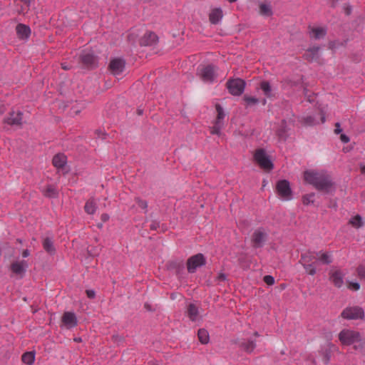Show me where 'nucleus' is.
I'll use <instances>...</instances> for the list:
<instances>
[{
  "label": "nucleus",
  "instance_id": "nucleus-59",
  "mask_svg": "<svg viewBox=\"0 0 365 365\" xmlns=\"http://www.w3.org/2000/svg\"><path fill=\"white\" fill-rule=\"evenodd\" d=\"M344 11H345V14H346V15H349V14H351V6H345V7H344Z\"/></svg>",
  "mask_w": 365,
  "mask_h": 365
},
{
  "label": "nucleus",
  "instance_id": "nucleus-38",
  "mask_svg": "<svg viewBox=\"0 0 365 365\" xmlns=\"http://www.w3.org/2000/svg\"><path fill=\"white\" fill-rule=\"evenodd\" d=\"M243 100L246 102L247 106H254L259 103L258 98L248 96H245Z\"/></svg>",
  "mask_w": 365,
  "mask_h": 365
},
{
  "label": "nucleus",
  "instance_id": "nucleus-42",
  "mask_svg": "<svg viewBox=\"0 0 365 365\" xmlns=\"http://www.w3.org/2000/svg\"><path fill=\"white\" fill-rule=\"evenodd\" d=\"M356 272L359 279L361 280H365V266L359 265L356 269Z\"/></svg>",
  "mask_w": 365,
  "mask_h": 365
},
{
  "label": "nucleus",
  "instance_id": "nucleus-36",
  "mask_svg": "<svg viewBox=\"0 0 365 365\" xmlns=\"http://www.w3.org/2000/svg\"><path fill=\"white\" fill-rule=\"evenodd\" d=\"M315 194L314 192L307 194L302 196V202L305 205H308L310 203H314V197Z\"/></svg>",
  "mask_w": 365,
  "mask_h": 365
},
{
  "label": "nucleus",
  "instance_id": "nucleus-45",
  "mask_svg": "<svg viewBox=\"0 0 365 365\" xmlns=\"http://www.w3.org/2000/svg\"><path fill=\"white\" fill-rule=\"evenodd\" d=\"M304 122L307 125H315L316 123H317V122H316L314 118L312 116H307V117L304 118Z\"/></svg>",
  "mask_w": 365,
  "mask_h": 365
},
{
  "label": "nucleus",
  "instance_id": "nucleus-19",
  "mask_svg": "<svg viewBox=\"0 0 365 365\" xmlns=\"http://www.w3.org/2000/svg\"><path fill=\"white\" fill-rule=\"evenodd\" d=\"M223 16L222 10L220 8H215L209 14V20L211 24H218Z\"/></svg>",
  "mask_w": 365,
  "mask_h": 365
},
{
  "label": "nucleus",
  "instance_id": "nucleus-9",
  "mask_svg": "<svg viewBox=\"0 0 365 365\" xmlns=\"http://www.w3.org/2000/svg\"><path fill=\"white\" fill-rule=\"evenodd\" d=\"M28 267L29 263L24 259L14 261L10 264V270L19 279H23L25 277Z\"/></svg>",
  "mask_w": 365,
  "mask_h": 365
},
{
  "label": "nucleus",
  "instance_id": "nucleus-54",
  "mask_svg": "<svg viewBox=\"0 0 365 365\" xmlns=\"http://www.w3.org/2000/svg\"><path fill=\"white\" fill-rule=\"evenodd\" d=\"M340 139L344 143H347L350 140L349 138L345 134H341L340 136Z\"/></svg>",
  "mask_w": 365,
  "mask_h": 365
},
{
  "label": "nucleus",
  "instance_id": "nucleus-62",
  "mask_svg": "<svg viewBox=\"0 0 365 365\" xmlns=\"http://www.w3.org/2000/svg\"><path fill=\"white\" fill-rule=\"evenodd\" d=\"M73 341L76 342V343H81L82 342V339H81V337H74L73 338Z\"/></svg>",
  "mask_w": 365,
  "mask_h": 365
},
{
  "label": "nucleus",
  "instance_id": "nucleus-14",
  "mask_svg": "<svg viewBox=\"0 0 365 365\" xmlns=\"http://www.w3.org/2000/svg\"><path fill=\"white\" fill-rule=\"evenodd\" d=\"M267 234L261 229H258L254 232L252 236V246L255 248L262 247L266 240Z\"/></svg>",
  "mask_w": 365,
  "mask_h": 365
},
{
  "label": "nucleus",
  "instance_id": "nucleus-22",
  "mask_svg": "<svg viewBox=\"0 0 365 365\" xmlns=\"http://www.w3.org/2000/svg\"><path fill=\"white\" fill-rule=\"evenodd\" d=\"M187 314L191 321H196L199 315V311L197 306L194 304H190L187 308Z\"/></svg>",
  "mask_w": 365,
  "mask_h": 365
},
{
  "label": "nucleus",
  "instance_id": "nucleus-25",
  "mask_svg": "<svg viewBox=\"0 0 365 365\" xmlns=\"http://www.w3.org/2000/svg\"><path fill=\"white\" fill-rule=\"evenodd\" d=\"M97 206L94 198L89 199L85 205L84 209L86 213L93 215L96 210Z\"/></svg>",
  "mask_w": 365,
  "mask_h": 365
},
{
  "label": "nucleus",
  "instance_id": "nucleus-43",
  "mask_svg": "<svg viewBox=\"0 0 365 365\" xmlns=\"http://www.w3.org/2000/svg\"><path fill=\"white\" fill-rule=\"evenodd\" d=\"M135 201L138 205L140 207L145 210L147 212L148 202L145 200L140 199V197H135Z\"/></svg>",
  "mask_w": 365,
  "mask_h": 365
},
{
  "label": "nucleus",
  "instance_id": "nucleus-21",
  "mask_svg": "<svg viewBox=\"0 0 365 365\" xmlns=\"http://www.w3.org/2000/svg\"><path fill=\"white\" fill-rule=\"evenodd\" d=\"M42 245L44 250L50 255H53L56 253V249L51 238L48 237L43 238Z\"/></svg>",
  "mask_w": 365,
  "mask_h": 365
},
{
  "label": "nucleus",
  "instance_id": "nucleus-8",
  "mask_svg": "<svg viewBox=\"0 0 365 365\" xmlns=\"http://www.w3.org/2000/svg\"><path fill=\"white\" fill-rule=\"evenodd\" d=\"M206 259L201 253L192 255L187 261V269L189 273L195 272L197 268L205 265Z\"/></svg>",
  "mask_w": 365,
  "mask_h": 365
},
{
  "label": "nucleus",
  "instance_id": "nucleus-11",
  "mask_svg": "<svg viewBox=\"0 0 365 365\" xmlns=\"http://www.w3.org/2000/svg\"><path fill=\"white\" fill-rule=\"evenodd\" d=\"M23 115V113L20 110L16 113L11 110L9 113V116L5 118L3 122L10 125H21Z\"/></svg>",
  "mask_w": 365,
  "mask_h": 365
},
{
  "label": "nucleus",
  "instance_id": "nucleus-35",
  "mask_svg": "<svg viewBox=\"0 0 365 365\" xmlns=\"http://www.w3.org/2000/svg\"><path fill=\"white\" fill-rule=\"evenodd\" d=\"M259 10H260V14L262 15L269 16L272 14L270 7L267 4H262L259 6Z\"/></svg>",
  "mask_w": 365,
  "mask_h": 365
},
{
  "label": "nucleus",
  "instance_id": "nucleus-51",
  "mask_svg": "<svg viewBox=\"0 0 365 365\" xmlns=\"http://www.w3.org/2000/svg\"><path fill=\"white\" fill-rule=\"evenodd\" d=\"M83 105L78 106H72L71 109L73 110V112L76 115H78L81 113V110L83 109Z\"/></svg>",
  "mask_w": 365,
  "mask_h": 365
},
{
  "label": "nucleus",
  "instance_id": "nucleus-46",
  "mask_svg": "<svg viewBox=\"0 0 365 365\" xmlns=\"http://www.w3.org/2000/svg\"><path fill=\"white\" fill-rule=\"evenodd\" d=\"M348 288L351 290L357 291L360 289V284L358 282H348Z\"/></svg>",
  "mask_w": 365,
  "mask_h": 365
},
{
  "label": "nucleus",
  "instance_id": "nucleus-50",
  "mask_svg": "<svg viewBox=\"0 0 365 365\" xmlns=\"http://www.w3.org/2000/svg\"><path fill=\"white\" fill-rule=\"evenodd\" d=\"M87 297L90 299H94L96 297V292L93 289H87L86 291Z\"/></svg>",
  "mask_w": 365,
  "mask_h": 365
},
{
  "label": "nucleus",
  "instance_id": "nucleus-41",
  "mask_svg": "<svg viewBox=\"0 0 365 365\" xmlns=\"http://www.w3.org/2000/svg\"><path fill=\"white\" fill-rule=\"evenodd\" d=\"M223 126V123H215L214 125L211 128V133L213 135H220V130Z\"/></svg>",
  "mask_w": 365,
  "mask_h": 365
},
{
  "label": "nucleus",
  "instance_id": "nucleus-20",
  "mask_svg": "<svg viewBox=\"0 0 365 365\" xmlns=\"http://www.w3.org/2000/svg\"><path fill=\"white\" fill-rule=\"evenodd\" d=\"M300 262H304V263H312L315 262V264L317 263V252L307 251L303 254L301 255V259Z\"/></svg>",
  "mask_w": 365,
  "mask_h": 365
},
{
  "label": "nucleus",
  "instance_id": "nucleus-15",
  "mask_svg": "<svg viewBox=\"0 0 365 365\" xmlns=\"http://www.w3.org/2000/svg\"><path fill=\"white\" fill-rule=\"evenodd\" d=\"M329 280L334 284V285L338 288L342 287L344 284V274L340 269H331L329 273Z\"/></svg>",
  "mask_w": 365,
  "mask_h": 365
},
{
  "label": "nucleus",
  "instance_id": "nucleus-5",
  "mask_svg": "<svg viewBox=\"0 0 365 365\" xmlns=\"http://www.w3.org/2000/svg\"><path fill=\"white\" fill-rule=\"evenodd\" d=\"M246 83L241 78H230L226 83V87L232 96H240L245 91Z\"/></svg>",
  "mask_w": 365,
  "mask_h": 365
},
{
  "label": "nucleus",
  "instance_id": "nucleus-52",
  "mask_svg": "<svg viewBox=\"0 0 365 365\" xmlns=\"http://www.w3.org/2000/svg\"><path fill=\"white\" fill-rule=\"evenodd\" d=\"M95 133L99 138H101L102 139L106 138V133L103 132L101 130L98 129L95 131Z\"/></svg>",
  "mask_w": 365,
  "mask_h": 365
},
{
  "label": "nucleus",
  "instance_id": "nucleus-6",
  "mask_svg": "<svg viewBox=\"0 0 365 365\" xmlns=\"http://www.w3.org/2000/svg\"><path fill=\"white\" fill-rule=\"evenodd\" d=\"M341 317L349 320L364 319L365 314L364 309L359 307H349L343 310Z\"/></svg>",
  "mask_w": 365,
  "mask_h": 365
},
{
  "label": "nucleus",
  "instance_id": "nucleus-2",
  "mask_svg": "<svg viewBox=\"0 0 365 365\" xmlns=\"http://www.w3.org/2000/svg\"><path fill=\"white\" fill-rule=\"evenodd\" d=\"M217 67L213 64H207L206 66H201L197 68V76L205 82L211 83L214 82L217 77Z\"/></svg>",
  "mask_w": 365,
  "mask_h": 365
},
{
  "label": "nucleus",
  "instance_id": "nucleus-27",
  "mask_svg": "<svg viewBox=\"0 0 365 365\" xmlns=\"http://www.w3.org/2000/svg\"><path fill=\"white\" fill-rule=\"evenodd\" d=\"M287 121L285 120H282L281 122L280 127L277 131V134L279 138L285 140L287 138Z\"/></svg>",
  "mask_w": 365,
  "mask_h": 365
},
{
  "label": "nucleus",
  "instance_id": "nucleus-26",
  "mask_svg": "<svg viewBox=\"0 0 365 365\" xmlns=\"http://www.w3.org/2000/svg\"><path fill=\"white\" fill-rule=\"evenodd\" d=\"M21 360L24 364L31 365L35 361V352L34 351H26L21 356Z\"/></svg>",
  "mask_w": 365,
  "mask_h": 365
},
{
  "label": "nucleus",
  "instance_id": "nucleus-61",
  "mask_svg": "<svg viewBox=\"0 0 365 365\" xmlns=\"http://www.w3.org/2000/svg\"><path fill=\"white\" fill-rule=\"evenodd\" d=\"M329 48L330 49H334L335 48V42L334 41H331L329 42Z\"/></svg>",
  "mask_w": 365,
  "mask_h": 365
},
{
  "label": "nucleus",
  "instance_id": "nucleus-40",
  "mask_svg": "<svg viewBox=\"0 0 365 365\" xmlns=\"http://www.w3.org/2000/svg\"><path fill=\"white\" fill-rule=\"evenodd\" d=\"M321 354L322 356V360L324 362V364H327L331 359V351L330 350L326 349L324 350H322L321 351Z\"/></svg>",
  "mask_w": 365,
  "mask_h": 365
},
{
  "label": "nucleus",
  "instance_id": "nucleus-13",
  "mask_svg": "<svg viewBox=\"0 0 365 365\" xmlns=\"http://www.w3.org/2000/svg\"><path fill=\"white\" fill-rule=\"evenodd\" d=\"M158 41V36L153 31H148L139 40L140 46H151Z\"/></svg>",
  "mask_w": 365,
  "mask_h": 365
},
{
  "label": "nucleus",
  "instance_id": "nucleus-18",
  "mask_svg": "<svg viewBox=\"0 0 365 365\" xmlns=\"http://www.w3.org/2000/svg\"><path fill=\"white\" fill-rule=\"evenodd\" d=\"M52 163L57 169H63L67 163V156L63 153H57L53 156Z\"/></svg>",
  "mask_w": 365,
  "mask_h": 365
},
{
  "label": "nucleus",
  "instance_id": "nucleus-48",
  "mask_svg": "<svg viewBox=\"0 0 365 365\" xmlns=\"http://www.w3.org/2000/svg\"><path fill=\"white\" fill-rule=\"evenodd\" d=\"M173 267H175L177 269V274H179L180 271H182L184 269V264L182 263H173Z\"/></svg>",
  "mask_w": 365,
  "mask_h": 365
},
{
  "label": "nucleus",
  "instance_id": "nucleus-28",
  "mask_svg": "<svg viewBox=\"0 0 365 365\" xmlns=\"http://www.w3.org/2000/svg\"><path fill=\"white\" fill-rule=\"evenodd\" d=\"M197 336L199 341L203 344H207L209 342L210 336L208 331L205 329H200L197 331Z\"/></svg>",
  "mask_w": 365,
  "mask_h": 365
},
{
  "label": "nucleus",
  "instance_id": "nucleus-10",
  "mask_svg": "<svg viewBox=\"0 0 365 365\" xmlns=\"http://www.w3.org/2000/svg\"><path fill=\"white\" fill-rule=\"evenodd\" d=\"M125 67V61L120 58H115L110 60L108 68L112 74L116 76L122 73Z\"/></svg>",
  "mask_w": 365,
  "mask_h": 365
},
{
  "label": "nucleus",
  "instance_id": "nucleus-4",
  "mask_svg": "<svg viewBox=\"0 0 365 365\" xmlns=\"http://www.w3.org/2000/svg\"><path fill=\"white\" fill-rule=\"evenodd\" d=\"M339 339L343 345L349 346L361 341V334L356 331L345 329L339 334Z\"/></svg>",
  "mask_w": 365,
  "mask_h": 365
},
{
  "label": "nucleus",
  "instance_id": "nucleus-55",
  "mask_svg": "<svg viewBox=\"0 0 365 365\" xmlns=\"http://www.w3.org/2000/svg\"><path fill=\"white\" fill-rule=\"evenodd\" d=\"M109 215L106 213H103L101 216V219L103 222H107L109 220Z\"/></svg>",
  "mask_w": 365,
  "mask_h": 365
},
{
  "label": "nucleus",
  "instance_id": "nucleus-49",
  "mask_svg": "<svg viewBox=\"0 0 365 365\" xmlns=\"http://www.w3.org/2000/svg\"><path fill=\"white\" fill-rule=\"evenodd\" d=\"M159 227H160V222L156 220H153V221H152V222L150 225V229L152 230H156Z\"/></svg>",
  "mask_w": 365,
  "mask_h": 365
},
{
  "label": "nucleus",
  "instance_id": "nucleus-56",
  "mask_svg": "<svg viewBox=\"0 0 365 365\" xmlns=\"http://www.w3.org/2000/svg\"><path fill=\"white\" fill-rule=\"evenodd\" d=\"M226 279H227V277H226V275L224 273H220L217 276V279L220 280V281H225V280H226Z\"/></svg>",
  "mask_w": 365,
  "mask_h": 365
},
{
  "label": "nucleus",
  "instance_id": "nucleus-63",
  "mask_svg": "<svg viewBox=\"0 0 365 365\" xmlns=\"http://www.w3.org/2000/svg\"><path fill=\"white\" fill-rule=\"evenodd\" d=\"M61 66H62V68L65 71H68V66L66 64V63H61Z\"/></svg>",
  "mask_w": 365,
  "mask_h": 365
},
{
  "label": "nucleus",
  "instance_id": "nucleus-60",
  "mask_svg": "<svg viewBox=\"0 0 365 365\" xmlns=\"http://www.w3.org/2000/svg\"><path fill=\"white\" fill-rule=\"evenodd\" d=\"M320 115H321V122H322V123H324L326 120H325V115L322 110L320 112Z\"/></svg>",
  "mask_w": 365,
  "mask_h": 365
},
{
  "label": "nucleus",
  "instance_id": "nucleus-31",
  "mask_svg": "<svg viewBox=\"0 0 365 365\" xmlns=\"http://www.w3.org/2000/svg\"><path fill=\"white\" fill-rule=\"evenodd\" d=\"M312 32L313 33L314 38L315 39H319L321 38H324L327 34L326 29L318 27V28H313L312 29Z\"/></svg>",
  "mask_w": 365,
  "mask_h": 365
},
{
  "label": "nucleus",
  "instance_id": "nucleus-37",
  "mask_svg": "<svg viewBox=\"0 0 365 365\" xmlns=\"http://www.w3.org/2000/svg\"><path fill=\"white\" fill-rule=\"evenodd\" d=\"M45 195L48 197H55L57 196V191L52 185H48L45 190Z\"/></svg>",
  "mask_w": 365,
  "mask_h": 365
},
{
  "label": "nucleus",
  "instance_id": "nucleus-24",
  "mask_svg": "<svg viewBox=\"0 0 365 365\" xmlns=\"http://www.w3.org/2000/svg\"><path fill=\"white\" fill-rule=\"evenodd\" d=\"M317 259L323 264H329L332 262L331 257L328 252H317Z\"/></svg>",
  "mask_w": 365,
  "mask_h": 365
},
{
  "label": "nucleus",
  "instance_id": "nucleus-39",
  "mask_svg": "<svg viewBox=\"0 0 365 365\" xmlns=\"http://www.w3.org/2000/svg\"><path fill=\"white\" fill-rule=\"evenodd\" d=\"M359 342V344H355L353 348L361 354H365V341L361 338V341Z\"/></svg>",
  "mask_w": 365,
  "mask_h": 365
},
{
  "label": "nucleus",
  "instance_id": "nucleus-53",
  "mask_svg": "<svg viewBox=\"0 0 365 365\" xmlns=\"http://www.w3.org/2000/svg\"><path fill=\"white\" fill-rule=\"evenodd\" d=\"M340 126H341V125H340V123H338V122H337V123H335L334 133H335L336 134H339V133H341L342 129L340 128Z\"/></svg>",
  "mask_w": 365,
  "mask_h": 365
},
{
  "label": "nucleus",
  "instance_id": "nucleus-44",
  "mask_svg": "<svg viewBox=\"0 0 365 365\" xmlns=\"http://www.w3.org/2000/svg\"><path fill=\"white\" fill-rule=\"evenodd\" d=\"M78 321L76 314L70 312V328L76 327Z\"/></svg>",
  "mask_w": 365,
  "mask_h": 365
},
{
  "label": "nucleus",
  "instance_id": "nucleus-34",
  "mask_svg": "<svg viewBox=\"0 0 365 365\" xmlns=\"http://www.w3.org/2000/svg\"><path fill=\"white\" fill-rule=\"evenodd\" d=\"M61 329L62 331H67L68 329V311L64 312L62 316Z\"/></svg>",
  "mask_w": 365,
  "mask_h": 365
},
{
  "label": "nucleus",
  "instance_id": "nucleus-47",
  "mask_svg": "<svg viewBox=\"0 0 365 365\" xmlns=\"http://www.w3.org/2000/svg\"><path fill=\"white\" fill-rule=\"evenodd\" d=\"M264 282L267 284V285H272L274 284V279L272 276L271 275H266L264 277Z\"/></svg>",
  "mask_w": 365,
  "mask_h": 365
},
{
  "label": "nucleus",
  "instance_id": "nucleus-23",
  "mask_svg": "<svg viewBox=\"0 0 365 365\" xmlns=\"http://www.w3.org/2000/svg\"><path fill=\"white\" fill-rule=\"evenodd\" d=\"M240 347L247 353H251L256 347V343L254 340L249 339L240 343Z\"/></svg>",
  "mask_w": 365,
  "mask_h": 365
},
{
  "label": "nucleus",
  "instance_id": "nucleus-3",
  "mask_svg": "<svg viewBox=\"0 0 365 365\" xmlns=\"http://www.w3.org/2000/svg\"><path fill=\"white\" fill-rule=\"evenodd\" d=\"M254 159L259 166L266 171H270L274 168V164L271 161L269 156L263 148H259L255 150Z\"/></svg>",
  "mask_w": 365,
  "mask_h": 365
},
{
  "label": "nucleus",
  "instance_id": "nucleus-7",
  "mask_svg": "<svg viewBox=\"0 0 365 365\" xmlns=\"http://www.w3.org/2000/svg\"><path fill=\"white\" fill-rule=\"evenodd\" d=\"M276 190L279 196L285 200L292 198V191L289 182L287 180H280L277 182Z\"/></svg>",
  "mask_w": 365,
  "mask_h": 365
},
{
  "label": "nucleus",
  "instance_id": "nucleus-29",
  "mask_svg": "<svg viewBox=\"0 0 365 365\" xmlns=\"http://www.w3.org/2000/svg\"><path fill=\"white\" fill-rule=\"evenodd\" d=\"M215 108L217 115L215 122L218 123H223L222 120L225 117V113L224 112L222 107L217 103L215 105Z\"/></svg>",
  "mask_w": 365,
  "mask_h": 365
},
{
  "label": "nucleus",
  "instance_id": "nucleus-30",
  "mask_svg": "<svg viewBox=\"0 0 365 365\" xmlns=\"http://www.w3.org/2000/svg\"><path fill=\"white\" fill-rule=\"evenodd\" d=\"M349 224L356 228L361 227L364 225L362 218L359 215H356L354 217L351 218L349 221Z\"/></svg>",
  "mask_w": 365,
  "mask_h": 365
},
{
  "label": "nucleus",
  "instance_id": "nucleus-32",
  "mask_svg": "<svg viewBox=\"0 0 365 365\" xmlns=\"http://www.w3.org/2000/svg\"><path fill=\"white\" fill-rule=\"evenodd\" d=\"M260 88L262 90L264 94L267 97H271L272 96V88L269 83L268 81H262L260 83Z\"/></svg>",
  "mask_w": 365,
  "mask_h": 365
},
{
  "label": "nucleus",
  "instance_id": "nucleus-12",
  "mask_svg": "<svg viewBox=\"0 0 365 365\" xmlns=\"http://www.w3.org/2000/svg\"><path fill=\"white\" fill-rule=\"evenodd\" d=\"M83 65L88 69H93L98 66V59L93 53H83L80 57Z\"/></svg>",
  "mask_w": 365,
  "mask_h": 365
},
{
  "label": "nucleus",
  "instance_id": "nucleus-57",
  "mask_svg": "<svg viewBox=\"0 0 365 365\" xmlns=\"http://www.w3.org/2000/svg\"><path fill=\"white\" fill-rule=\"evenodd\" d=\"M29 255H30V251L28 249L23 250L22 257L24 258H26V257H29Z\"/></svg>",
  "mask_w": 365,
  "mask_h": 365
},
{
  "label": "nucleus",
  "instance_id": "nucleus-16",
  "mask_svg": "<svg viewBox=\"0 0 365 365\" xmlns=\"http://www.w3.org/2000/svg\"><path fill=\"white\" fill-rule=\"evenodd\" d=\"M17 37L21 40H28L31 35V29L28 25L19 23L16 26Z\"/></svg>",
  "mask_w": 365,
  "mask_h": 365
},
{
  "label": "nucleus",
  "instance_id": "nucleus-64",
  "mask_svg": "<svg viewBox=\"0 0 365 365\" xmlns=\"http://www.w3.org/2000/svg\"><path fill=\"white\" fill-rule=\"evenodd\" d=\"M360 170H361V174L365 175V165H361Z\"/></svg>",
  "mask_w": 365,
  "mask_h": 365
},
{
  "label": "nucleus",
  "instance_id": "nucleus-33",
  "mask_svg": "<svg viewBox=\"0 0 365 365\" xmlns=\"http://www.w3.org/2000/svg\"><path fill=\"white\" fill-rule=\"evenodd\" d=\"M304 268L305 269L307 274L310 275H314L317 272L316 267H315V262L312 263H304L301 262Z\"/></svg>",
  "mask_w": 365,
  "mask_h": 365
},
{
  "label": "nucleus",
  "instance_id": "nucleus-1",
  "mask_svg": "<svg viewBox=\"0 0 365 365\" xmlns=\"http://www.w3.org/2000/svg\"><path fill=\"white\" fill-rule=\"evenodd\" d=\"M304 178L307 182L319 192L329 194L335 191V183L331 176L325 171L307 170L304 173Z\"/></svg>",
  "mask_w": 365,
  "mask_h": 365
},
{
  "label": "nucleus",
  "instance_id": "nucleus-58",
  "mask_svg": "<svg viewBox=\"0 0 365 365\" xmlns=\"http://www.w3.org/2000/svg\"><path fill=\"white\" fill-rule=\"evenodd\" d=\"M6 111L5 106L0 103V115H2Z\"/></svg>",
  "mask_w": 365,
  "mask_h": 365
},
{
  "label": "nucleus",
  "instance_id": "nucleus-17",
  "mask_svg": "<svg viewBox=\"0 0 365 365\" xmlns=\"http://www.w3.org/2000/svg\"><path fill=\"white\" fill-rule=\"evenodd\" d=\"M319 46H313L308 48L303 55V58L309 61H318L319 59Z\"/></svg>",
  "mask_w": 365,
  "mask_h": 365
}]
</instances>
